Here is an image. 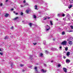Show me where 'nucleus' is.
Segmentation results:
<instances>
[{"mask_svg":"<svg viewBox=\"0 0 73 73\" xmlns=\"http://www.w3.org/2000/svg\"><path fill=\"white\" fill-rule=\"evenodd\" d=\"M0 54L1 55V56H2V55L3 54V53H1V52H0Z\"/></svg>","mask_w":73,"mask_h":73,"instance_id":"34","label":"nucleus"},{"mask_svg":"<svg viewBox=\"0 0 73 73\" xmlns=\"http://www.w3.org/2000/svg\"><path fill=\"white\" fill-rule=\"evenodd\" d=\"M44 9H45V11H49V9H48L47 8H45Z\"/></svg>","mask_w":73,"mask_h":73,"instance_id":"18","label":"nucleus"},{"mask_svg":"<svg viewBox=\"0 0 73 73\" xmlns=\"http://www.w3.org/2000/svg\"><path fill=\"white\" fill-rule=\"evenodd\" d=\"M5 39H8V36H6L5 37Z\"/></svg>","mask_w":73,"mask_h":73,"instance_id":"27","label":"nucleus"},{"mask_svg":"<svg viewBox=\"0 0 73 73\" xmlns=\"http://www.w3.org/2000/svg\"><path fill=\"white\" fill-rule=\"evenodd\" d=\"M68 43L70 45H72L73 44V42H72V41H70L68 42Z\"/></svg>","mask_w":73,"mask_h":73,"instance_id":"7","label":"nucleus"},{"mask_svg":"<svg viewBox=\"0 0 73 73\" xmlns=\"http://www.w3.org/2000/svg\"><path fill=\"white\" fill-rule=\"evenodd\" d=\"M56 20H57V21H58V19L57 18L56 19Z\"/></svg>","mask_w":73,"mask_h":73,"instance_id":"59","label":"nucleus"},{"mask_svg":"<svg viewBox=\"0 0 73 73\" xmlns=\"http://www.w3.org/2000/svg\"><path fill=\"white\" fill-rule=\"evenodd\" d=\"M34 69H35V70L36 72H37V67H35V68Z\"/></svg>","mask_w":73,"mask_h":73,"instance_id":"13","label":"nucleus"},{"mask_svg":"<svg viewBox=\"0 0 73 73\" xmlns=\"http://www.w3.org/2000/svg\"><path fill=\"white\" fill-rule=\"evenodd\" d=\"M73 31L72 30H70L69 31V32H73Z\"/></svg>","mask_w":73,"mask_h":73,"instance_id":"37","label":"nucleus"},{"mask_svg":"<svg viewBox=\"0 0 73 73\" xmlns=\"http://www.w3.org/2000/svg\"><path fill=\"white\" fill-rule=\"evenodd\" d=\"M45 5H48V3H45Z\"/></svg>","mask_w":73,"mask_h":73,"instance_id":"40","label":"nucleus"},{"mask_svg":"<svg viewBox=\"0 0 73 73\" xmlns=\"http://www.w3.org/2000/svg\"><path fill=\"white\" fill-rule=\"evenodd\" d=\"M64 58H66V57H64Z\"/></svg>","mask_w":73,"mask_h":73,"instance_id":"63","label":"nucleus"},{"mask_svg":"<svg viewBox=\"0 0 73 73\" xmlns=\"http://www.w3.org/2000/svg\"><path fill=\"white\" fill-rule=\"evenodd\" d=\"M45 52L46 54H48V51L46 50L45 51Z\"/></svg>","mask_w":73,"mask_h":73,"instance_id":"31","label":"nucleus"},{"mask_svg":"<svg viewBox=\"0 0 73 73\" xmlns=\"http://www.w3.org/2000/svg\"><path fill=\"white\" fill-rule=\"evenodd\" d=\"M63 70H64V68H63Z\"/></svg>","mask_w":73,"mask_h":73,"instance_id":"62","label":"nucleus"},{"mask_svg":"<svg viewBox=\"0 0 73 73\" xmlns=\"http://www.w3.org/2000/svg\"><path fill=\"white\" fill-rule=\"evenodd\" d=\"M71 38H72V39H73V37H71Z\"/></svg>","mask_w":73,"mask_h":73,"instance_id":"64","label":"nucleus"},{"mask_svg":"<svg viewBox=\"0 0 73 73\" xmlns=\"http://www.w3.org/2000/svg\"><path fill=\"white\" fill-rule=\"evenodd\" d=\"M29 25L30 26V27H32V24L31 23H29Z\"/></svg>","mask_w":73,"mask_h":73,"instance_id":"25","label":"nucleus"},{"mask_svg":"<svg viewBox=\"0 0 73 73\" xmlns=\"http://www.w3.org/2000/svg\"><path fill=\"white\" fill-rule=\"evenodd\" d=\"M66 43H67V42L66 41H64V45H66Z\"/></svg>","mask_w":73,"mask_h":73,"instance_id":"16","label":"nucleus"},{"mask_svg":"<svg viewBox=\"0 0 73 73\" xmlns=\"http://www.w3.org/2000/svg\"><path fill=\"white\" fill-rule=\"evenodd\" d=\"M69 54H70V52H67L66 55L68 56H69Z\"/></svg>","mask_w":73,"mask_h":73,"instance_id":"10","label":"nucleus"},{"mask_svg":"<svg viewBox=\"0 0 73 73\" xmlns=\"http://www.w3.org/2000/svg\"><path fill=\"white\" fill-rule=\"evenodd\" d=\"M13 29V27H12L11 28V29Z\"/></svg>","mask_w":73,"mask_h":73,"instance_id":"46","label":"nucleus"},{"mask_svg":"<svg viewBox=\"0 0 73 73\" xmlns=\"http://www.w3.org/2000/svg\"><path fill=\"white\" fill-rule=\"evenodd\" d=\"M51 62H53V61L52 60V61H51Z\"/></svg>","mask_w":73,"mask_h":73,"instance_id":"55","label":"nucleus"},{"mask_svg":"<svg viewBox=\"0 0 73 73\" xmlns=\"http://www.w3.org/2000/svg\"><path fill=\"white\" fill-rule=\"evenodd\" d=\"M3 5V4L2 3H0V6H2Z\"/></svg>","mask_w":73,"mask_h":73,"instance_id":"41","label":"nucleus"},{"mask_svg":"<svg viewBox=\"0 0 73 73\" xmlns=\"http://www.w3.org/2000/svg\"><path fill=\"white\" fill-rule=\"evenodd\" d=\"M24 6H25V5L23 6L22 5H21V7H24Z\"/></svg>","mask_w":73,"mask_h":73,"instance_id":"39","label":"nucleus"},{"mask_svg":"<svg viewBox=\"0 0 73 73\" xmlns=\"http://www.w3.org/2000/svg\"><path fill=\"white\" fill-rule=\"evenodd\" d=\"M13 12V13H16V12H15V11H14Z\"/></svg>","mask_w":73,"mask_h":73,"instance_id":"50","label":"nucleus"},{"mask_svg":"<svg viewBox=\"0 0 73 73\" xmlns=\"http://www.w3.org/2000/svg\"><path fill=\"white\" fill-rule=\"evenodd\" d=\"M62 35H64V32H63L62 33Z\"/></svg>","mask_w":73,"mask_h":73,"instance_id":"43","label":"nucleus"},{"mask_svg":"<svg viewBox=\"0 0 73 73\" xmlns=\"http://www.w3.org/2000/svg\"><path fill=\"white\" fill-rule=\"evenodd\" d=\"M58 68H59L61 66V64H58Z\"/></svg>","mask_w":73,"mask_h":73,"instance_id":"19","label":"nucleus"},{"mask_svg":"<svg viewBox=\"0 0 73 73\" xmlns=\"http://www.w3.org/2000/svg\"><path fill=\"white\" fill-rule=\"evenodd\" d=\"M67 17H69V18H70V15L69 14H68L67 15Z\"/></svg>","mask_w":73,"mask_h":73,"instance_id":"14","label":"nucleus"},{"mask_svg":"<svg viewBox=\"0 0 73 73\" xmlns=\"http://www.w3.org/2000/svg\"><path fill=\"white\" fill-rule=\"evenodd\" d=\"M25 5H28V3H25Z\"/></svg>","mask_w":73,"mask_h":73,"instance_id":"30","label":"nucleus"},{"mask_svg":"<svg viewBox=\"0 0 73 73\" xmlns=\"http://www.w3.org/2000/svg\"><path fill=\"white\" fill-rule=\"evenodd\" d=\"M71 40V39H68V41L69 40Z\"/></svg>","mask_w":73,"mask_h":73,"instance_id":"57","label":"nucleus"},{"mask_svg":"<svg viewBox=\"0 0 73 73\" xmlns=\"http://www.w3.org/2000/svg\"><path fill=\"white\" fill-rule=\"evenodd\" d=\"M11 11H13V9H11Z\"/></svg>","mask_w":73,"mask_h":73,"instance_id":"52","label":"nucleus"},{"mask_svg":"<svg viewBox=\"0 0 73 73\" xmlns=\"http://www.w3.org/2000/svg\"><path fill=\"white\" fill-rule=\"evenodd\" d=\"M61 45H64V41H63L61 43Z\"/></svg>","mask_w":73,"mask_h":73,"instance_id":"22","label":"nucleus"},{"mask_svg":"<svg viewBox=\"0 0 73 73\" xmlns=\"http://www.w3.org/2000/svg\"><path fill=\"white\" fill-rule=\"evenodd\" d=\"M52 35H50V37H52Z\"/></svg>","mask_w":73,"mask_h":73,"instance_id":"53","label":"nucleus"},{"mask_svg":"<svg viewBox=\"0 0 73 73\" xmlns=\"http://www.w3.org/2000/svg\"><path fill=\"white\" fill-rule=\"evenodd\" d=\"M15 15H18V13H15Z\"/></svg>","mask_w":73,"mask_h":73,"instance_id":"48","label":"nucleus"},{"mask_svg":"<svg viewBox=\"0 0 73 73\" xmlns=\"http://www.w3.org/2000/svg\"><path fill=\"white\" fill-rule=\"evenodd\" d=\"M64 72L66 73V72H67V69L66 68H64Z\"/></svg>","mask_w":73,"mask_h":73,"instance_id":"8","label":"nucleus"},{"mask_svg":"<svg viewBox=\"0 0 73 73\" xmlns=\"http://www.w3.org/2000/svg\"><path fill=\"white\" fill-rule=\"evenodd\" d=\"M38 1H36L37 3H38L39 4H44L45 2L43 0H37Z\"/></svg>","mask_w":73,"mask_h":73,"instance_id":"1","label":"nucleus"},{"mask_svg":"<svg viewBox=\"0 0 73 73\" xmlns=\"http://www.w3.org/2000/svg\"><path fill=\"white\" fill-rule=\"evenodd\" d=\"M2 48H0V52H1L2 51Z\"/></svg>","mask_w":73,"mask_h":73,"instance_id":"45","label":"nucleus"},{"mask_svg":"<svg viewBox=\"0 0 73 73\" xmlns=\"http://www.w3.org/2000/svg\"><path fill=\"white\" fill-rule=\"evenodd\" d=\"M13 64H11V68H12V67H13Z\"/></svg>","mask_w":73,"mask_h":73,"instance_id":"29","label":"nucleus"},{"mask_svg":"<svg viewBox=\"0 0 73 73\" xmlns=\"http://www.w3.org/2000/svg\"><path fill=\"white\" fill-rule=\"evenodd\" d=\"M70 27L72 29H73V26H70Z\"/></svg>","mask_w":73,"mask_h":73,"instance_id":"28","label":"nucleus"},{"mask_svg":"<svg viewBox=\"0 0 73 73\" xmlns=\"http://www.w3.org/2000/svg\"><path fill=\"white\" fill-rule=\"evenodd\" d=\"M26 1H25V0H24L23 2V3H25Z\"/></svg>","mask_w":73,"mask_h":73,"instance_id":"42","label":"nucleus"},{"mask_svg":"<svg viewBox=\"0 0 73 73\" xmlns=\"http://www.w3.org/2000/svg\"><path fill=\"white\" fill-rule=\"evenodd\" d=\"M68 19V20H69V21L70 20V19H69V18Z\"/></svg>","mask_w":73,"mask_h":73,"instance_id":"60","label":"nucleus"},{"mask_svg":"<svg viewBox=\"0 0 73 73\" xmlns=\"http://www.w3.org/2000/svg\"><path fill=\"white\" fill-rule=\"evenodd\" d=\"M62 14L61 13H60L58 14L57 16L58 17H64V14L62 13Z\"/></svg>","mask_w":73,"mask_h":73,"instance_id":"2","label":"nucleus"},{"mask_svg":"<svg viewBox=\"0 0 73 73\" xmlns=\"http://www.w3.org/2000/svg\"><path fill=\"white\" fill-rule=\"evenodd\" d=\"M63 24H62V25L63 26H64V23H63Z\"/></svg>","mask_w":73,"mask_h":73,"instance_id":"61","label":"nucleus"},{"mask_svg":"<svg viewBox=\"0 0 73 73\" xmlns=\"http://www.w3.org/2000/svg\"><path fill=\"white\" fill-rule=\"evenodd\" d=\"M48 19H50V17H48Z\"/></svg>","mask_w":73,"mask_h":73,"instance_id":"54","label":"nucleus"},{"mask_svg":"<svg viewBox=\"0 0 73 73\" xmlns=\"http://www.w3.org/2000/svg\"><path fill=\"white\" fill-rule=\"evenodd\" d=\"M53 21H50V24H51V25H53Z\"/></svg>","mask_w":73,"mask_h":73,"instance_id":"12","label":"nucleus"},{"mask_svg":"<svg viewBox=\"0 0 73 73\" xmlns=\"http://www.w3.org/2000/svg\"><path fill=\"white\" fill-rule=\"evenodd\" d=\"M45 29H50V27H49V26L47 25H45Z\"/></svg>","mask_w":73,"mask_h":73,"instance_id":"4","label":"nucleus"},{"mask_svg":"<svg viewBox=\"0 0 73 73\" xmlns=\"http://www.w3.org/2000/svg\"><path fill=\"white\" fill-rule=\"evenodd\" d=\"M32 58H29V59L30 60H32Z\"/></svg>","mask_w":73,"mask_h":73,"instance_id":"44","label":"nucleus"},{"mask_svg":"<svg viewBox=\"0 0 73 73\" xmlns=\"http://www.w3.org/2000/svg\"><path fill=\"white\" fill-rule=\"evenodd\" d=\"M9 16V14H6L5 15V17H8Z\"/></svg>","mask_w":73,"mask_h":73,"instance_id":"11","label":"nucleus"},{"mask_svg":"<svg viewBox=\"0 0 73 73\" xmlns=\"http://www.w3.org/2000/svg\"><path fill=\"white\" fill-rule=\"evenodd\" d=\"M29 10H26V13H29Z\"/></svg>","mask_w":73,"mask_h":73,"instance_id":"23","label":"nucleus"},{"mask_svg":"<svg viewBox=\"0 0 73 73\" xmlns=\"http://www.w3.org/2000/svg\"><path fill=\"white\" fill-rule=\"evenodd\" d=\"M33 17L34 19H36V15H34L33 16Z\"/></svg>","mask_w":73,"mask_h":73,"instance_id":"24","label":"nucleus"},{"mask_svg":"<svg viewBox=\"0 0 73 73\" xmlns=\"http://www.w3.org/2000/svg\"><path fill=\"white\" fill-rule=\"evenodd\" d=\"M21 15L22 16V15H23V13L21 12Z\"/></svg>","mask_w":73,"mask_h":73,"instance_id":"32","label":"nucleus"},{"mask_svg":"<svg viewBox=\"0 0 73 73\" xmlns=\"http://www.w3.org/2000/svg\"><path fill=\"white\" fill-rule=\"evenodd\" d=\"M49 29H45V31L46 32H48L49 31Z\"/></svg>","mask_w":73,"mask_h":73,"instance_id":"9","label":"nucleus"},{"mask_svg":"<svg viewBox=\"0 0 73 73\" xmlns=\"http://www.w3.org/2000/svg\"><path fill=\"white\" fill-rule=\"evenodd\" d=\"M66 62L67 64H69L70 62V60L68 59H66Z\"/></svg>","mask_w":73,"mask_h":73,"instance_id":"3","label":"nucleus"},{"mask_svg":"<svg viewBox=\"0 0 73 73\" xmlns=\"http://www.w3.org/2000/svg\"><path fill=\"white\" fill-rule=\"evenodd\" d=\"M46 43V41H45V40H44L43 41V44H44V45H45V44Z\"/></svg>","mask_w":73,"mask_h":73,"instance_id":"20","label":"nucleus"},{"mask_svg":"<svg viewBox=\"0 0 73 73\" xmlns=\"http://www.w3.org/2000/svg\"><path fill=\"white\" fill-rule=\"evenodd\" d=\"M41 71L42 73H45L46 72V70H45L42 69L41 70Z\"/></svg>","mask_w":73,"mask_h":73,"instance_id":"5","label":"nucleus"},{"mask_svg":"<svg viewBox=\"0 0 73 73\" xmlns=\"http://www.w3.org/2000/svg\"><path fill=\"white\" fill-rule=\"evenodd\" d=\"M51 50H54V48H51Z\"/></svg>","mask_w":73,"mask_h":73,"instance_id":"36","label":"nucleus"},{"mask_svg":"<svg viewBox=\"0 0 73 73\" xmlns=\"http://www.w3.org/2000/svg\"><path fill=\"white\" fill-rule=\"evenodd\" d=\"M37 5H35V9H38L37 8Z\"/></svg>","mask_w":73,"mask_h":73,"instance_id":"17","label":"nucleus"},{"mask_svg":"<svg viewBox=\"0 0 73 73\" xmlns=\"http://www.w3.org/2000/svg\"><path fill=\"white\" fill-rule=\"evenodd\" d=\"M40 57H43V54L42 53L40 54Z\"/></svg>","mask_w":73,"mask_h":73,"instance_id":"15","label":"nucleus"},{"mask_svg":"<svg viewBox=\"0 0 73 73\" xmlns=\"http://www.w3.org/2000/svg\"><path fill=\"white\" fill-rule=\"evenodd\" d=\"M72 7L73 5H70L68 6V8L69 9H70Z\"/></svg>","mask_w":73,"mask_h":73,"instance_id":"6","label":"nucleus"},{"mask_svg":"<svg viewBox=\"0 0 73 73\" xmlns=\"http://www.w3.org/2000/svg\"><path fill=\"white\" fill-rule=\"evenodd\" d=\"M17 19H18V17H16L15 18H14L13 20H17Z\"/></svg>","mask_w":73,"mask_h":73,"instance_id":"26","label":"nucleus"},{"mask_svg":"<svg viewBox=\"0 0 73 73\" xmlns=\"http://www.w3.org/2000/svg\"><path fill=\"white\" fill-rule=\"evenodd\" d=\"M20 66H24V65L21 64L20 65Z\"/></svg>","mask_w":73,"mask_h":73,"instance_id":"38","label":"nucleus"},{"mask_svg":"<svg viewBox=\"0 0 73 73\" xmlns=\"http://www.w3.org/2000/svg\"><path fill=\"white\" fill-rule=\"evenodd\" d=\"M7 1H8V0H7L6 1V2H7Z\"/></svg>","mask_w":73,"mask_h":73,"instance_id":"56","label":"nucleus"},{"mask_svg":"<svg viewBox=\"0 0 73 73\" xmlns=\"http://www.w3.org/2000/svg\"><path fill=\"white\" fill-rule=\"evenodd\" d=\"M61 1H62L63 3V4H64V0H61Z\"/></svg>","mask_w":73,"mask_h":73,"instance_id":"35","label":"nucleus"},{"mask_svg":"<svg viewBox=\"0 0 73 73\" xmlns=\"http://www.w3.org/2000/svg\"><path fill=\"white\" fill-rule=\"evenodd\" d=\"M59 48H60V49H61V48H62V47L61 46H60L59 47Z\"/></svg>","mask_w":73,"mask_h":73,"instance_id":"47","label":"nucleus"},{"mask_svg":"<svg viewBox=\"0 0 73 73\" xmlns=\"http://www.w3.org/2000/svg\"><path fill=\"white\" fill-rule=\"evenodd\" d=\"M14 59L15 60H16V59H17V58L15 57V58H14Z\"/></svg>","mask_w":73,"mask_h":73,"instance_id":"51","label":"nucleus"},{"mask_svg":"<svg viewBox=\"0 0 73 73\" xmlns=\"http://www.w3.org/2000/svg\"><path fill=\"white\" fill-rule=\"evenodd\" d=\"M58 70V71H59V72H61V71H60V70L59 69V70Z\"/></svg>","mask_w":73,"mask_h":73,"instance_id":"58","label":"nucleus"},{"mask_svg":"<svg viewBox=\"0 0 73 73\" xmlns=\"http://www.w3.org/2000/svg\"><path fill=\"white\" fill-rule=\"evenodd\" d=\"M33 44L34 45H36V44H37V43H33Z\"/></svg>","mask_w":73,"mask_h":73,"instance_id":"33","label":"nucleus"},{"mask_svg":"<svg viewBox=\"0 0 73 73\" xmlns=\"http://www.w3.org/2000/svg\"><path fill=\"white\" fill-rule=\"evenodd\" d=\"M46 19V18H45L44 19V20H45Z\"/></svg>","mask_w":73,"mask_h":73,"instance_id":"49","label":"nucleus"},{"mask_svg":"<svg viewBox=\"0 0 73 73\" xmlns=\"http://www.w3.org/2000/svg\"><path fill=\"white\" fill-rule=\"evenodd\" d=\"M65 48V50H66V51H67L68 50V48L67 47Z\"/></svg>","mask_w":73,"mask_h":73,"instance_id":"21","label":"nucleus"}]
</instances>
